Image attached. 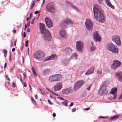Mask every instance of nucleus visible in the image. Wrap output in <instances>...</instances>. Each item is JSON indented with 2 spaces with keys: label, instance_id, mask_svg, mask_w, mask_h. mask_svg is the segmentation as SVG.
<instances>
[{
  "label": "nucleus",
  "instance_id": "1",
  "mask_svg": "<svg viewBox=\"0 0 122 122\" xmlns=\"http://www.w3.org/2000/svg\"><path fill=\"white\" fill-rule=\"evenodd\" d=\"M93 10L94 17L97 21L100 23L104 22L105 21V17L100 7L95 4L94 5Z\"/></svg>",
  "mask_w": 122,
  "mask_h": 122
},
{
  "label": "nucleus",
  "instance_id": "2",
  "mask_svg": "<svg viewBox=\"0 0 122 122\" xmlns=\"http://www.w3.org/2000/svg\"><path fill=\"white\" fill-rule=\"evenodd\" d=\"M40 31L41 33L43 34V39L45 40L50 41L51 39V37L49 31L45 28V25L40 23Z\"/></svg>",
  "mask_w": 122,
  "mask_h": 122
},
{
  "label": "nucleus",
  "instance_id": "3",
  "mask_svg": "<svg viewBox=\"0 0 122 122\" xmlns=\"http://www.w3.org/2000/svg\"><path fill=\"white\" fill-rule=\"evenodd\" d=\"M62 79V76L60 74H56L50 76L48 81L49 82L52 83L54 82L60 81Z\"/></svg>",
  "mask_w": 122,
  "mask_h": 122
},
{
  "label": "nucleus",
  "instance_id": "4",
  "mask_svg": "<svg viewBox=\"0 0 122 122\" xmlns=\"http://www.w3.org/2000/svg\"><path fill=\"white\" fill-rule=\"evenodd\" d=\"M34 57L39 61L43 60L45 58V54L42 51H39L35 53L33 55Z\"/></svg>",
  "mask_w": 122,
  "mask_h": 122
},
{
  "label": "nucleus",
  "instance_id": "5",
  "mask_svg": "<svg viewBox=\"0 0 122 122\" xmlns=\"http://www.w3.org/2000/svg\"><path fill=\"white\" fill-rule=\"evenodd\" d=\"M46 9L47 12L52 13H54L56 11L54 5L52 2L48 3L46 5Z\"/></svg>",
  "mask_w": 122,
  "mask_h": 122
},
{
  "label": "nucleus",
  "instance_id": "6",
  "mask_svg": "<svg viewBox=\"0 0 122 122\" xmlns=\"http://www.w3.org/2000/svg\"><path fill=\"white\" fill-rule=\"evenodd\" d=\"M69 24L71 25H73V22L70 19L68 18H66L62 20L60 24V25L62 27H66L67 24Z\"/></svg>",
  "mask_w": 122,
  "mask_h": 122
},
{
  "label": "nucleus",
  "instance_id": "7",
  "mask_svg": "<svg viewBox=\"0 0 122 122\" xmlns=\"http://www.w3.org/2000/svg\"><path fill=\"white\" fill-rule=\"evenodd\" d=\"M121 62L117 60H114L113 63L111 64L110 68L112 69L115 70L119 67L121 65Z\"/></svg>",
  "mask_w": 122,
  "mask_h": 122
},
{
  "label": "nucleus",
  "instance_id": "8",
  "mask_svg": "<svg viewBox=\"0 0 122 122\" xmlns=\"http://www.w3.org/2000/svg\"><path fill=\"white\" fill-rule=\"evenodd\" d=\"M85 24L86 27L88 30L91 31L92 30L93 23L90 19H86L85 22Z\"/></svg>",
  "mask_w": 122,
  "mask_h": 122
},
{
  "label": "nucleus",
  "instance_id": "9",
  "mask_svg": "<svg viewBox=\"0 0 122 122\" xmlns=\"http://www.w3.org/2000/svg\"><path fill=\"white\" fill-rule=\"evenodd\" d=\"M112 39L118 46H120L121 44L120 38V37L117 35H114L112 37Z\"/></svg>",
  "mask_w": 122,
  "mask_h": 122
},
{
  "label": "nucleus",
  "instance_id": "10",
  "mask_svg": "<svg viewBox=\"0 0 122 122\" xmlns=\"http://www.w3.org/2000/svg\"><path fill=\"white\" fill-rule=\"evenodd\" d=\"M76 48L77 50L81 52L84 47L83 43L82 41H79L76 42Z\"/></svg>",
  "mask_w": 122,
  "mask_h": 122
},
{
  "label": "nucleus",
  "instance_id": "11",
  "mask_svg": "<svg viewBox=\"0 0 122 122\" xmlns=\"http://www.w3.org/2000/svg\"><path fill=\"white\" fill-rule=\"evenodd\" d=\"M84 83V81L83 80H79L76 82L74 86L75 91L81 87Z\"/></svg>",
  "mask_w": 122,
  "mask_h": 122
},
{
  "label": "nucleus",
  "instance_id": "12",
  "mask_svg": "<svg viewBox=\"0 0 122 122\" xmlns=\"http://www.w3.org/2000/svg\"><path fill=\"white\" fill-rule=\"evenodd\" d=\"M107 92V88L105 86L101 85L98 91V93L99 95H101Z\"/></svg>",
  "mask_w": 122,
  "mask_h": 122
},
{
  "label": "nucleus",
  "instance_id": "13",
  "mask_svg": "<svg viewBox=\"0 0 122 122\" xmlns=\"http://www.w3.org/2000/svg\"><path fill=\"white\" fill-rule=\"evenodd\" d=\"M93 39L96 42H100L101 41V38L97 31L95 32L93 34Z\"/></svg>",
  "mask_w": 122,
  "mask_h": 122
},
{
  "label": "nucleus",
  "instance_id": "14",
  "mask_svg": "<svg viewBox=\"0 0 122 122\" xmlns=\"http://www.w3.org/2000/svg\"><path fill=\"white\" fill-rule=\"evenodd\" d=\"M117 91V89L115 87L112 89L110 92V93L112 94L113 96V97H110L109 98V99H114L116 98V93Z\"/></svg>",
  "mask_w": 122,
  "mask_h": 122
},
{
  "label": "nucleus",
  "instance_id": "15",
  "mask_svg": "<svg viewBox=\"0 0 122 122\" xmlns=\"http://www.w3.org/2000/svg\"><path fill=\"white\" fill-rule=\"evenodd\" d=\"M73 89L71 88H69L62 90V93L63 94H68L72 93L73 92Z\"/></svg>",
  "mask_w": 122,
  "mask_h": 122
},
{
  "label": "nucleus",
  "instance_id": "16",
  "mask_svg": "<svg viewBox=\"0 0 122 122\" xmlns=\"http://www.w3.org/2000/svg\"><path fill=\"white\" fill-rule=\"evenodd\" d=\"M57 59V56L55 54H53L50 56L46 58L44 61H47L50 60H55Z\"/></svg>",
  "mask_w": 122,
  "mask_h": 122
},
{
  "label": "nucleus",
  "instance_id": "17",
  "mask_svg": "<svg viewBox=\"0 0 122 122\" xmlns=\"http://www.w3.org/2000/svg\"><path fill=\"white\" fill-rule=\"evenodd\" d=\"M62 83L60 82L56 83L54 86V90L55 91H59L62 88Z\"/></svg>",
  "mask_w": 122,
  "mask_h": 122
},
{
  "label": "nucleus",
  "instance_id": "18",
  "mask_svg": "<svg viewBox=\"0 0 122 122\" xmlns=\"http://www.w3.org/2000/svg\"><path fill=\"white\" fill-rule=\"evenodd\" d=\"M46 24L49 28L51 27L53 25V23L51 20L49 18H46L45 19Z\"/></svg>",
  "mask_w": 122,
  "mask_h": 122
},
{
  "label": "nucleus",
  "instance_id": "19",
  "mask_svg": "<svg viewBox=\"0 0 122 122\" xmlns=\"http://www.w3.org/2000/svg\"><path fill=\"white\" fill-rule=\"evenodd\" d=\"M59 33L60 36L61 38H66L67 37L66 32L63 29L60 30L59 31Z\"/></svg>",
  "mask_w": 122,
  "mask_h": 122
},
{
  "label": "nucleus",
  "instance_id": "20",
  "mask_svg": "<svg viewBox=\"0 0 122 122\" xmlns=\"http://www.w3.org/2000/svg\"><path fill=\"white\" fill-rule=\"evenodd\" d=\"M72 50L70 47L66 48L63 51V52L64 54L69 55L71 54Z\"/></svg>",
  "mask_w": 122,
  "mask_h": 122
},
{
  "label": "nucleus",
  "instance_id": "21",
  "mask_svg": "<svg viewBox=\"0 0 122 122\" xmlns=\"http://www.w3.org/2000/svg\"><path fill=\"white\" fill-rule=\"evenodd\" d=\"M115 46L112 43H109L107 44L106 47L107 50L111 51Z\"/></svg>",
  "mask_w": 122,
  "mask_h": 122
},
{
  "label": "nucleus",
  "instance_id": "22",
  "mask_svg": "<svg viewBox=\"0 0 122 122\" xmlns=\"http://www.w3.org/2000/svg\"><path fill=\"white\" fill-rule=\"evenodd\" d=\"M115 76L118 77V80L119 81L122 82V73H117L115 74Z\"/></svg>",
  "mask_w": 122,
  "mask_h": 122
},
{
  "label": "nucleus",
  "instance_id": "23",
  "mask_svg": "<svg viewBox=\"0 0 122 122\" xmlns=\"http://www.w3.org/2000/svg\"><path fill=\"white\" fill-rule=\"evenodd\" d=\"M51 70L50 69L47 68L44 69L42 72V74L44 76L48 75L51 72Z\"/></svg>",
  "mask_w": 122,
  "mask_h": 122
},
{
  "label": "nucleus",
  "instance_id": "24",
  "mask_svg": "<svg viewBox=\"0 0 122 122\" xmlns=\"http://www.w3.org/2000/svg\"><path fill=\"white\" fill-rule=\"evenodd\" d=\"M94 67L90 68L85 74V75H88L90 74L93 73H94Z\"/></svg>",
  "mask_w": 122,
  "mask_h": 122
},
{
  "label": "nucleus",
  "instance_id": "25",
  "mask_svg": "<svg viewBox=\"0 0 122 122\" xmlns=\"http://www.w3.org/2000/svg\"><path fill=\"white\" fill-rule=\"evenodd\" d=\"M65 2L66 5L70 6L71 7L75 9L76 11H78V9L77 7H76L74 5H72L71 3L67 1H66Z\"/></svg>",
  "mask_w": 122,
  "mask_h": 122
},
{
  "label": "nucleus",
  "instance_id": "26",
  "mask_svg": "<svg viewBox=\"0 0 122 122\" xmlns=\"http://www.w3.org/2000/svg\"><path fill=\"white\" fill-rule=\"evenodd\" d=\"M111 51L113 53L117 54L118 52V49L117 46H115Z\"/></svg>",
  "mask_w": 122,
  "mask_h": 122
},
{
  "label": "nucleus",
  "instance_id": "27",
  "mask_svg": "<svg viewBox=\"0 0 122 122\" xmlns=\"http://www.w3.org/2000/svg\"><path fill=\"white\" fill-rule=\"evenodd\" d=\"M70 60L69 59H67L66 58H64L62 60L61 63L64 65L66 66L68 64Z\"/></svg>",
  "mask_w": 122,
  "mask_h": 122
},
{
  "label": "nucleus",
  "instance_id": "28",
  "mask_svg": "<svg viewBox=\"0 0 122 122\" xmlns=\"http://www.w3.org/2000/svg\"><path fill=\"white\" fill-rule=\"evenodd\" d=\"M105 0L106 3L109 6L113 9L114 8V7L111 4L109 0Z\"/></svg>",
  "mask_w": 122,
  "mask_h": 122
},
{
  "label": "nucleus",
  "instance_id": "29",
  "mask_svg": "<svg viewBox=\"0 0 122 122\" xmlns=\"http://www.w3.org/2000/svg\"><path fill=\"white\" fill-rule=\"evenodd\" d=\"M77 53H75L73 54L69 58V60L71 59L76 60L77 59Z\"/></svg>",
  "mask_w": 122,
  "mask_h": 122
},
{
  "label": "nucleus",
  "instance_id": "30",
  "mask_svg": "<svg viewBox=\"0 0 122 122\" xmlns=\"http://www.w3.org/2000/svg\"><path fill=\"white\" fill-rule=\"evenodd\" d=\"M119 115H116L112 117H111L110 120H115L118 118H119Z\"/></svg>",
  "mask_w": 122,
  "mask_h": 122
},
{
  "label": "nucleus",
  "instance_id": "31",
  "mask_svg": "<svg viewBox=\"0 0 122 122\" xmlns=\"http://www.w3.org/2000/svg\"><path fill=\"white\" fill-rule=\"evenodd\" d=\"M109 84V81H105L103 84H102V86H105L106 87H107L108 86Z\"/></svg>",
  "mask_w": 122,
  "mask_h": 122
},
{
  "label": "nucleus",
  "instance_id": "32",
  "mask_svg": "<svg viewBox=\"0 0 122 122\" xmlns=\"http://www.w3.org/2000/svg\"><path fill=\"white\" fill-rule=\"evenodd\" d=\"M91 43L92 44V46H91L90 47V50L91 51H94L95 49V48L94 46H93V44L92 42H91Z\"/></svg>",
  "mask_w": 122,
  "mask_h": 122
},
{
  "label": "nucleus",
  "instance_id": "33",
  "mask_svg": "<svg viewBox=\"0 0 122 122\" xmlns=\"http://www.w3.org/2000/svg\"><path fill=\"white\" fill-rule=\"evenodd\" d=\"M31 69L32 70V72L33 73L35 77H36L37 76V74L36 73L35 70L34 69L33 67H31Z\"/></svg>",
  "mask_w": 122,
  "mask_h": 122
},
{
  "label": "nucleus",
  "instance_id": "34",
  "mask_svg": "<svg viewBox=\"0 0 122 122\" xmlns=\"http://www.w3.org/2000/svg\"><path fill=\"white\" fill-rule=\"evenodd\" d=\"M64 101L62 102H61V103L62 104V105H64L65 106H66L67 105V100H64Z\"/></svg>",
  "mask_w": 122,
  "mask_h": 122
},
{
  "label": "nucleus",
  "instance_id": "35",
  "mask_svg": "<svg viewBox=\"0 0 122 122\" xmlns=\"http://www.w3.org/2000/svg\"><path fill=\"white\" fill-rule=\"evenodd\" d=\"M97 73L99 75H101L102 73V70L101 69H99L97 70Z\"/></svg>",
  "mask_w": 122,
  "mask_h": 122
},
{
  "label": "nucleus",
  "instance_id": "36",
  "mask_svg": "<svg viewBox=\"0 0 122 122\" xmlns=\"http://www.w3.org/2000/svg\"><path fill=\"white\" fill-rule=\"evenodd\" d=\"M3 51L4 53V56L5 57H6V56L7 51L6 50L4 49V50Z\"/></svg>",
  "mask_w": 122,
  "mask_h": 122
},
{
  "label": "nucleus",
  "instance_id": "37",
  "mask_svg": "<svg viewBox=\"0 0 122 122\" xmlns=\"http://www.w3.org/2000/svg\"><path fill=\"white\" fill-rule=\"evenodd\" d=\"M39 90L41 91V93L43 94H45V93L44 92V91L43 89H41L40 88H39Z\"/></svg>",
  "mask_w": 122,
  "mask_h": 122
},
{
  "label": "nucleus",
  "instance_id": "38",
  "mask_svg": "<svg viewBox=\"0 0 122 122\" xmlns=\"http://www.w3.org/2000/svg\"><path fill=\"white\" fill-rule=\"evenodd\" d=\"M31 100L32 102L34 104H35L36 102L34 100V98L32 97H31Z\"/></svg>",
  "mask_w": 122,
  "mask_h": 122
},
{
  "label": "nucleus",
  "instance_id": "39",
  "mask_svg": "<svg viewBox=\"0 0 122 122\" xmlns=\"http://www.w3.org/2000/svg\"><path fill=\"white\" fill-rule=\"evenodd\" d=\"M14 66H12L11 67V68L10 69V72L12 71L14 69Z\"/></svg>",
  "mask_w": 122,
  "mask_h": 122
},
{
  "label": "nucleus",
  "instance_id": "40",
  "mask_svg": "<svg viewBox=\"0 0 122 122\" xmlns=\"http://www.w3.org/2000/svg\"><path fill=\"white\" fill-rule=\"evenodd\" d=\"M28 42H29V41H28V40H27L25 42V46L26 47H27L28 46Z\"/></svg>",
  "mask_w": 122,
  "mask_h": 122
},
{
  "label": "nucleus",
  "instance_id": "41",
  "mask_svg": "<svg viewBox=\"0 0 122 122\" xmlns=\"http://www.w3.org/2000/svg\"><path fill=\"white\" fill-rule=\"evenodd\" d=\"M51 93H52V94H53V95H55V96H58V95L56 94V93H55L53 92L52 91H51Z\"/></svg>",
  "mask_w": 122,
  "mask_h": 122
},
{
  "label": "nucleus",
  "instance_id": "42",
  "mask_svg": "<svg viewBox=\"0 0 122 122\" xmlns=\"http://www.w3.org/2000/svg\"><path fill=\"white\" fill-rule=\"evenodd\" d=\"M57 98L62 100H64V99L63 98L60 97H57Z\"/></svg>",
  "mask_w": 122,
  "mask_h": 122
},
{
  "label": "nucleus",
  "instance_id": "43",
  "mask_svg": "<svg viewBox=\"0 0 122 122\" xmlns=\"http://www.w3.org/2000/svg\"><path fill=\"white\" fill-rule=\"evenodd\" d=\"M107 117H103L102 116H100L99 117V119H101L102 118H104Z\"/></svg>",
  "mask_w": 122,
  "mask_h": 122
},
{
  "label": "nucleus",
  "instance_id": "44",
  "mask_svg": "<svg viewBox=\"0 0 122 122\" xmlns=\"http://www.w3.org/2000/svg\"><path fill=\"white\" fill-rule=\"evenodd\" d=\"M102 0H98V1L100 4H102Z\"/></svg>",
  "mask_w": 122,
  "mask_h": 122
},
{
  "label": "nucleus",
  "instance_id": "45",
  "mask_svg": "<svg viewBox=\"0 0 122 122\" xmlns=\"http://www.w3.org/2000/svg\"><path fill=\"white\" fill-rule=\"evenodd\" d=\"M12 86L13 87L15 88V83L14 82L12 83Z\"/></svg>",
  "mask_w": 122,
  "mask_h": 122
},
{
  "label": "nucleus",
  "instance_id": "46",
  "mask_svg": "<svg viewBox=\"0 0 122 122\" xmlns=\"http://www.w3.org/2000/svg\"><path fill=\"white\" fill-rule=\"evenodd\" d=\"M46 89L48 91V92L51 93L52 91L49 90L48 88H46Z\"/></svg>",
  "mask_w": 122,
  "mask_h": 122
},
{
  "label": "nucleus",
  "instance_id": "47",
  "mask_svg": "<svg viewBox=\"0 0 122 122\" xmlns=\"http://www.w3.org/2000/svg\"><path fill=\"white\" fill-rule=\"evenodd\" d=\"M48 103L50 104H51V105H52V103L50 101V100H48Z\"/></svg>",
  "mask_w": 122,
  "mask_h": 122
},
{
  "label": "nucleus",
  "instance_id": "48",
  "mask_svg": "<svg viewBox=\"0 0 122 122\" xmlns=\"http://www.w3.org/2000/svg\"><path fill=\"white\" fill-rule=\"evenodd\" d=\"M35 2H36L35 0H34L33 1V2L32 4V7H33V6L35 4Z\"/></svg>",
  "mask_w": 122,
  "mask_h": 122
},
{
  "label": "nucleus",
  "instance_id": "49",
  "mask_svg": "<svg viewBox=\"0 0 122 122\" xmlns=\"http://www.w3.org/2000/svg\"><path fill=\"white\" fill-rule=\"evenodd\" d=\"M30 21H29L28 22L27 24V26L28 27H29L30 26Z\"/></svg>",
  "mask_w": 122,
  "mask_h": 122
},
{
  "label": "nucleus",
  "instance_id": "50",
  "mask_svg": "<svg viewBox=\"0 0 122 122\" xmlns=\"http://www.w3.org/2000/svg\"><path fill=\"white\" fill-rule=\"evenodd\" d=\"M6 66H7V63H5L4 64V69H5V68L6 67Z\"/></svg>",
  "mask_w": 122,
  "mask_h": 122
},
{
  "label": "nucleus",
  "instance_id": "51",
  "mask_svg": "<svg viewBox=\"0 0 122 122\" xmlns=\"http://www.w3.org/2000/svg\"><path fill=\"white\" fill-rule=\"evenodd\" d=\"M35 20V18H34V19H32V21L31 22V23L32 24H33L34 23Z\"/></svg>",
  "mask_w": 122,
  "mask_h": 122
},
{
  "label": "nucleus",
  "instance_id": "52",
  "mask_svg": "<svg viewBox=\"0 0 122 122\" xmlns=\"http://www.w3.org/2000/svg\"><path fill=\"white\" fill-rule=\"evenodd\" d=\"M23 86L24 87H26V83L25 82H24V84H23Z\"/></svg>",
  "mask_w": 122,
  "mask_h": 122
},
{
  "label": "nucleus",
  "instance_id": "53",
  "mask_svg": "<svg viewBox=\"0 0 122 122\" xmlns=\"http://www.w3.org/2000/svg\"><path fill=\"white\" fill-rule=\"evenodd\" d=\"M20 80L21 82L22 83V84H23L24 83V82H23V81L21 79H20Z\"/></svg>",
  "mask_w": 122,
  "mask_h": 122
},
{
  "label": "nucleus",
  "instance_id": "54",
  "mask_svg": "<svg viewBox=\"0 0 122 122\" xmlns=\"http://www.w3.org/2000/svg\"><path fill=\"white\" fill-rule=\"evenodd\" d=\"M45 2V0H43V2H42V3L41 5V7H42L43 6V4H44V3Z\"/></svg>",
  "mask_w": 122,
  "mask_h": 122
},
{
  "label": "nucleus",
  "instance_id": "55",
  "mask_svg": "<svg viewBox=\"0 0 122 122\" xmlns=\"http://www.w3.org/2000/svg\"><path fill=\"white\" fill-rule=\"evenodd\" d=\"M9 60L10 61L11 60V55L9 56Z\"/></svg>",
  "mask_w": 122,
  "mask_h": 122
},
{
  "label": "nucleus",
  "instance_id": "56",
  "mask_svg": "<svg viewBox=\"0 0 122 122\" xmlns=\"http://www.w3.org/2000/svg\"><path fill=\"white\" fill-rule=\"evenodd\" d=\"M73 105V103L72 102L70 105L69 106L71 107V106H72Z\"/></svg>",
  "mask_w": 122,
  "mask_h": 122
},
{
  "label": "nucleus",
  "instance_id": "57",
  "mask_svg": "<svg viewBox=\"0 0 122 122\" xmlns=\"http://www.w3.org/2000/svg\"><path fill=\"white\" fill-rule=\"evenodd\" d=\"M26 35L25 32H24L23 33V36L24 38H25L26 37Z\"/></svg>",
  "mask_w": 122,
  "mask_h": 122
},
{
  "label": "nucleus",
  "instance_id": "58",
  "mask_svg": "<svg viewBox=\"0 0 122 122\" xmlns=\"http://www.w3.org/2000/svg\"><path fill=\"white\" fill-rule=\"evenodd\" d=\"M122 98V92L121 95L120 96L119 98V99H120Z\"/></svg>",
  "mask_w": 122,
  "mask_h": 122
},
{
  "label": "nucleus",
  "instance_id": "59",
  "mask_svg": "<svg viewBox=\"0 0 122 122\" xmlns=\"http://www.w3.org/2000/svg\"><path fill=\"white\" fill-rule=\"evenodd\" d=\"M30 31V29L29 28H28L27 30V31L29 32Z\"/></svg>",
  "mask_w": 122,
  "mask_h": 122
},
{
  "label": "nucleus",
  "instance_id": "60",
  "mask_svg": "<svg viewBox=\"0 0 122 122\" xmlns=\"http://www.w3.org/2000/svg\"><path fill=\"white\" fill-rule=\"evenodd\" d=\"M29 87H30V90H31V91H32V88H31V86L30 85V84H29Z\"/></svg>",
  "mask_w": 122,
  "mask_h": 122
},
{
  "label": "nucleus",
  "instance_id": "61",
  "mask_svg": "<svg viewBox=\"0 0 122 122\" xmlns=\"http://www.w3.org/2000/svg\"><path fill=\"white\" fill-rule=\"evenodd\" d=\"M87 89L89 91L90 90V86H89L87 88Z\"/></svg>",
  "mask_w": 122,
  "mask_h": 122
},
{
  "label": "nucleus",
  "instance_id": "62",
  "mask_svg": "<svg viewBox=\"0 0 122 122\" xmlns=\"http://www.w3.org/2000/svg\"><path fill=\"white\" fill-rule=\"evenodd\" d=\"M6 77L7 79L9 81H10V79L8 77L7 75H6Z\"/></svg>",
  "mask_w": 122,
  "mask_h": 122
},
{
  "label": "nucleus",
  "instance_id": "63",
  "mask_svg": "<svg viewBox=\"0 0 122 122\" xmlns=\"http://www.w3.org/2000/svg\"><path fill=\"white\" fill-rule=\"evenodd\" d=\"M38 98L37 96V95H35V99H37Z\"/></svg>",
  "mask_w": 122,
  "mask_h": 122
},
{
  "label": "nucleus",
  "instance_id": "64",
  "mask_svg": "<svg viewBox=\"0 0 122 122\" xmlns=\"http://www.w3.org/2000/svg\"><path fill=\"white\" fill-rule=\"evenodd\" d=\"M39 13V12L38 11H36L34 13L35 14H37Z\"/></svg>",
  "mask_w": 122,
  "mask_h": 122
}]
</instances>
